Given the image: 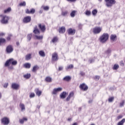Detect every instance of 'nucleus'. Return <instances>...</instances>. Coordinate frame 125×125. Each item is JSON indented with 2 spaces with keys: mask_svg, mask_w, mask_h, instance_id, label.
Returning <instances> with one entry per match:
<instances>
[{
  "mask_svg": "<svg viewBox=\"0 0 125 125\" xmlns=\"http://www.w3.org/2000/svg\"><path fill=\"white\" fill-rule=\"evenodd\" d=\"M109 39V34L108 33H104L100 38V41L101 42H106Z\"/></svg>",
  "mask_w": 125,
  "mask_h": 125,
  "instance_id": "1",
  "label": "nucleus"
},
{
  "mask_svg": "<svg viewBox=\"0 0 125 125\" xmlns=\"http://www.w3.org/2000/svg\"><path fill=\"white\" fill-rule=\"evenodd\" d=\"M107 7H111L116 4V0H104Z\"/></svg>",
  "mask_w": 125,
  "mask_h": 125,
  "instance_id": "2",
  "label": "nucleus"
},
{
  "mask_svg": "<svg viewBox=\"0 0 125 125\" xmlns=\"http://www.w3.org/2000/svg\"><path fill=\"white\" fill-rule=\"evenodd\" d=\"M1 20L0 22L2 24H7V23H8V21L10 19L9 17L7 16L1 15Z\"/></svg>",
  "mask_w": 125,
  "mask_h": 125,
  "instance_id": "3",
  "label": "nucleus"
},
{
  "mask_svg": "<svg viewBox=\"0 0 125 125\" xmlns=\"http://www.w3.org/2000/svg\"><path fill=\"white\" fill-rule=\"evenodd\" d=\"M10 120L7 117H3L1 119V123L3 125H8L9 124Z\"/></svg>",
  "mask_w": 125,
  "mask_h": 125,
  "instance_id": "4",
  "label": "nucleus"
},
{
  "mask_svg": "<svg viewBox=\"0 0 125 125\" xmlns=\"http://www.w3.org/2000/svg\"><path fill=\"white\" fill-rule=\"evenodd\" d=\"M101 31H102V28L100 27H96L93 29V33L95 34L100 33Z\"/></svg>",
  "mask_w": 125,
  "mask_h": 125,
  "instance_id": "5",
  "label": "nucleus"
},
{
  "mask_svg": "<svg viewBox=\"0 0 125 125\" xmlns=\"http://www.w3.org/2000/svg\"><path fill=\"white\" fill-rule=\"evenodd\" d=\"M11 87L13 89L18 90V89H19V88L20 87V85H19L18 83H13L12 84Z\"/></svg>",
  "mask_w": 125,
  "mask_h": 125,
  "instance_id": "6",
  "label": "nucleus"
},
{
  "mask_svg": "<svg viewBox=\"0 0 125 125\" xmlns=\"http://www.w3.org/2000/svg\"><path fill=\"white\" fill-rule=\"evenodd\" d=\"M31 16H27L24 18L23 22V23H29V22H31Z\"/></svg>",
  "mask_w": 125,
  "mask_h": 125,
  "instance_id": "7",
  "label": "nucleus"
},
{
  "mask_svg": "<svg viewBox=\"0 0 125 125\" xmlns=\"http://www.w3.org/2000/svg\"><path fill=\"white\" fill-rule=\"evenodd\" d=\"M80 88L82 90H87L88 89V87L87 85H85V83H82L80 85Z\"/></svg>",
  "mask_w": 125,
  "mask_h": 125,
  "instance_id": "8",
  "label": "nucleus"
},
{
  "mask_svg": "<svg viewBox=\"0 0 125 125\" xmlns=\"http://www.w3.org/2000/svg\"><path fill=\"white\" fill-rule=\"evenodd\" d=\"M17 63H5L4 64L5 67H8L10 69H12V66L16 65Z\"/></svg>",
  "mask_w": 125,
  "mask_h": 125,
  "instance_id": "9",
  "label": "nucleus"
},
{
  "mask_svg": "<svg viewBox=\"0 0 125 125\" xmlns=\"http://www.w3.org/2000/svg\"><path fill=\"white\" fill-rule=\"evenodd\" d=\"M62 87L54 88L52 91V94H57V92H59V91H62Z\"/></svg>",
  "mask_w": 125,
  "mask_h": 125,
  "instance_id": "10",
  "label": "nucleus"
},
{
  "mask_svg": "<svg viewBox=\"0 0 125 125\" xmlns=\"http://www.w3.org/2000/svg\"><path fill=\"white\" fill-rule=\"evenodd\" d=\"M52 60L53 61L58 60V55H57V53H54L52 54Z\"/></svg>",
  "mask_w": 125,
  "mask_h": 125,
  "instance_id": "11",
  "label": "nucleus"
},
{
  "mask_svg": "<svg viewBox=\"0 0 125 125\" xmlns=\"http://www.w3.org/2000/svg\"><path fill=\"white\" fill-rule=\"evenodd\" d=\"M6 51L7 53H11L12 51H13V48L12 47V46L9 45L6 48Z\"/></svg>",
  "mask_w": 125,
  "mask_h": 125,
  "instance_id": "12",
  "label": "nucleus"
},
{
  "mask_svg": "<svg viewBox=\"0 0 125 125\" xmlns=\"http://www.w3.org/2000/svg\"><path fill=\"white\" fill-rule=\"evenodd\" d=\"M27 121H28V118L26 117H23L22 119H20L19 122L20 124H21V125H23L24 122H27Z\"/></svg>",
  "mask_w": 125,
  "mask_h": 125,
  "instance_id": "13",
  "label": "nucleus"
},
{
  "mask_svg": "<svg viewBox=\"0 0 125 125\" xmlns=\"http://www.w3.org/2000/svg\"><path fill=\"white\" fill-rule=\"evenodd\" d=\"M67 32L69 35H75V33H76V30L69 28L68 29Z\"/></svg>",
  "mask_w": 125,
  "mask_h": 125,
  "instance_id": "14",
  "label": "nucleus"
},
{
  "mask_svg": "<svg viewBox=\"0 0 125 125\" xmlns=\"http://www.w3.org/2000/svg\"><path fill=\"white\" fill-rule=\"evenodd\" d=\"M39 28L42 31V32H44L45 31V25H42V24H39Z\"/></svg>",
  "mask_w": 125,
  "mask_h": 125,
  "instance_id": "15",
  "label": "nucleus"
},
{
  "mask_svg": "<svg viewBox=\"0 0 125 125\" xmlns=\"http://www.w3.org/2000/svg\"><path fill=\"white\" fill-rule=\"evenodd\" d=\"M20 108L21 109V111L23 112L26 110V107H25V105L24 104L20 103Z\"/></svg>",
  "mask_w": 125,
  "mask_h": 125,
  "instance_id": "16",
  "label": "nucleus"
},
{
  "mask_svg": "<svg viewBox=\"0 0 125 125\" xmlns=\"http://www.w3.org/2000/svg\"><path fill=\"white\" fill-rule=\"evenodd\" d=\"M5 63H17V61L14 60L13 58L8 60Z\"/></svg>",
  "mask_w": 125,
  "mask_h": 125,
  "instance_id": "17",
  "label": "nucleus"
},
{
  "mask_svg": "<svg viewBox=\"0 0 125 125\" xmlns=\"http://www.w3.org/2000/svg\"><path fill=\"white\" fill-rule=\"evenodd\" d=\"M74 96V92H71L69 93L68 96L67 97L66 101H70V99H71V97Z\"/></svg>",
  "mask_w": 125,
  "mask_h": 125,
  "instance_id": "18",
  "label": "nucleus"
},
{
  "mask_svg": "<svg viewBox=\"0 0 125 125\" xmlns=\"http://www.w3.org/2000/svg\"><path fill=\"white\" fill-rule=\"evenodd\" d=\"M35 93L36 94V95H38V96H40V95H42V92L39 89V88H36L35 90Z\"/></svg>",
  "mask_w": 125,
  "mask_h": 125,
  "instance_id": "19",
  "label": "nucleus"
},
{
  "mask_svg": "<svg viewBox=\"0 0 125 125\" xmlns=\"http://www.w3.org/2000/svg\"><path fill=\"white\" fill-rule=\"evenodd\" d=\"M33 33H34L35 35H40V30L38 29V26L35 27Z\"/></svg>",
  "mask_w": 125,
  "mask_h": 125,
  "instance_id": "20",
  "label": "nucleus"
},
{
  "mask_svg": "<svg viewBox=\"0 0 125 125\" xmlns=\"http://www.w3.org/2000/svg\"><path fill=\"white\" fill-rule=\"evenodd\" d=\"M74 68V65L73 64H70L69 65H67L66 67H65V69L66 70V71H69L71 69H73Z\"/></svg>",
  "mask_w": 125,
  "mask_h": 125,
  "instance_id": "21",
  "label": "nucleus"
},
{
  "mask_svg": "<svg viewBox=\"0 0 125 125\" xmlns=\"http://www.w3.org/2000/svg\"><path fill=\"white\" fill-rule=\"evenodd\" d=\"M110 40L112 42H115L117 40V35L112 34L110 36Z\"/></svg>",
  "mask_w": 125,
  "mask_h": 125,
  "instance_id": "22",
  "label": "nucleus"
},
{
  "mask_svg": "<svg viewBox=\"0 0 125 125\" xmlns=\"http://www.w3.org/2000/svg\"><path fill=\"white\" fill-rule=\"evenodd\" d=\"M39 54L41 57H45V53L43 50L40 51Z\"/></svg>",
  "mask_w": 125,
  "mask_h": 125,
  "instance_id": "23",
  "label": "nucleus"
},
{
  "mask_svg": "<svg viewBox=\"0 0 125 125\" xmlns=\"http://www.w3.org/2000/svg\"><path fill=\"white\" fill-rule=\"evenodd\" d=\"M67 94V93L66 92H63L60 94V98L62 99H64V98H66V95Z\"/></svg>",
  "mask_w": 125,
  "mask_h": 125,
  "instance_id": "24",
  "label": "nucleus"
},
{
  "mask_svg": "<svg viewBox=\"0 0 125 125\" xmlns=\"http://www.w3.org/2000/svg\"><path fill=\"white\" fill-rule=\"evenodd\" d=\"M40 69V67L38 65H35L33 66V68L32 69V72L33 73H37V70H39Z\"/></svg>",
  "mask_w": 125,
  "mask_h": 125,
  "instance_id": "25",
  "label": "nucleus"
},
{
  "mask_svg": "<svg viewBox=\"0 0 125 125\" xmlns=\"http://www.w3.org/2000/svg\"><path fill=\"white\" fill-rule=\"evenodd\" d=\"M65 31H66V29L64 26H62L59 29V33H65Z\"/></svg>",
  "mask_w": 125,
  "mask_h": 125,
  "instance_id": "26",
  "label": "nucleus"
},
{
  "mask_svg": "<svg viewBox=\"0 0 125 125\" xmlns=\"http://www.w3.org/2000/svg\"><path fill=\"white\" fill-rule=\"evenodd\" d=\"M32 58V54H28L25 56V59L26 60H30Z\"/></svg>",
  "mask_w": 125,
  "mask_h": 125,
  "instance_id": "27",
  "label": "nucleus"
},
{
  "mask_svg": "<svg viewBox=\"0 0 125 125\" xmlns=\"http://www.w3.org/2000/svg\"><path fill=\"white\" fill-rule=\"evenodd\" d=\"M24 68H26V69H30L31 68V64L30 63H25L23 65Z\"/></svg>",
  "mask_w": 125,
  "mask_h": 125,
  "instance_id": "28",
  "label": "nucleus"
},
{
  "mask_svg": "<svg viewBox=\"0 0 125 125\" xmlns=\"http://www.w3.org/2000/svg\"><path fill=\"white\" fill-rule=\"evenodd\" d=\"M111 52H112V50H111V49H110V48L107 49L105 51V54H106L107 55H109V54H111Z\"/></svg>",
  "mask_w": 125,
  "mask_h": 125,
  "instance_id": "29",
  "label": "nucleus"
},
{
  "mask_svg": "<svg viewBox=\"0 0 125 125\" xmlns=\"http://www.w3.org/2000/svg\"><path fill=\"white\" fill-rule=\"evenodd\" d=\"M125 119H123L122 120V121H121L120 122H119L117 125H124V124H125Z\"/></svg>",
  "mask_w": 125,
  "mask_h": 125,
  "instance_id": "30",
  "label": "nucleus"
},
{
  "mask_svg": "<svg viewBox=\"0 0 125 125\" xmlns=\"http://www.w3.org/2000/svg\"><path fill=\"white\" fill-rule=\"evenodd\" d=\"M63 80L64 81H66V82H69V81L71 80V77H70L69 76H65L63 78Z\"/></svg>",
  "mask_w": 125,
  "mask_h": 125,
  "instance_id": "31",
  "label": "nucleus"
},
{
  "mask_svg": "<svg viewBox=\"0 0 125 125\" xmlns=\"http://www.w3.org/2000/svg\"><path fill=\"white\" fill-rule=\"evenodd\" d=\"M23 78L26 79H30V78H31V74H25L24 75H23Z\"/></svg>",
  "mask_w": 125,
  "mask_h": 125,
  "instance_id": "32",
  "label": "nucleus"
},
{
  "mask_svg": "<svg viewBox=\"0 0 125 125\" xmlns=\"http://www.w3.org/2000/svg\"><path fill=\"white\" fill-rule=\"evenodd\" d=\"M45 81L47 83H51V82L52 81V79L51 78L49 77H47L45 78Z\"/></svg>",
  "mask_w": 125,
  "mask_h": 125,
  "instance_id": "33",
  "label": "nucleus"
},
{
  "mask_svg": "<svg viewBox=\"0 0 125 125\" xmlns=\"http://www.w3.org/2000/svg\"><path fill=\"white\" fill-rule=\"evenodd\" d=\"M76 12H77V11H75V10L72 11L70 13V16L71 17H75L76 15Z\"/></svg>",
  "mask_w": 125,
  "mask_h": 125,
  "instance_id": "34",
  "label": "nucleus"
},
{
  "mask_svg": "<svg viewBox=\"0 0 125 125\" xmlns=\"http://www.w3.org/2000/svg\"><path fill=\"white\" fill-rule=\"evenodd\" d=\"M5 42H6L5 39L3 38H0V45L1 44V43H4Z\"/></svg>",
  "mask_w": 125,
  "mask_h": 125,
  "instance_id": "35",
  "label": "nucleus"
},
{
  "mask_svg": "<svg viewBox=\"0 0 125 125\" xmlns=\"http://www.w3.org/2000/svg\"><path fill=\"white\" fill-rule=\"evenodd\" d=\"M119 66L118 65V64H115L114 65L113 67V70H118L119 69Z\"/></svg>",
  "mask_w": 125,
  "mask_h": 125,
  "instance_id": "36",
  "label": "nucleus"
},
{
  "mask_svg": "<svg viewBox=\"0 0 125 125\" xmlns=\"http://www.w3.org/2000/svg\"><path fill=\"white\" fill-rule=\"evenodd\" d=\"M57 41H58V39L57 37H54L52 39V42L54 43V42H57Z\"/></svg>",
  "mask_w": 125,
  "mask_h": 125,
  "instance_id": "37",
  "label": "nucleus"
},
{
  "mask_svg": "<svg viewBox=\"0 0 125 125\" xmlns=\"http://www.w3.org/2000/svg\"><path fill=\"white\" fill-rule=\"evenodd\" d=\"M11 11V8H8L6 10H4V13H8V12H10Z\"/></svg>",
  "mask_w": 125,
  "mask_h": 125,
  "instance_id": "38",
  "label": "nucleus"
},
{
  "mask_svg": "<svg viewBox=\"0 0 125 125\" xmlns=\"http://www.w3.org/2000/svg\"><path fill=\"white\" fill-rule=\"evenodd\" d=\"M97 12H98L97 10L94 9V10L92 11V14L94 16H96V14H97Z\"/></svg>",
  "mask_w": 125,
  "mask_h": 125,
  "instance_id": "39",
  "label": "nucleus"
},
{
  "mask_svg": "<svg viewBox=\"0 0 125 125\" xmlns=\"http://www.w3.org/2000/svg\"><path fill=\"white\" fill-rule=\"evenodd\" d=\"M85 14L87 16H90V15L91 14V12H90V11L86 10L85 13Z\"/></svg>",
  "mask_w": 125,
  "mask_h": 125,
  "instance_id": "40",
  "label": "nucleus"
},
{
  "mask_svg": "<svg viewBox=\"0 0 125 125\" xmlns=\"http://www.w3.org/2000/svg\"><path fill=\"white\" fill-rule=\"evenodd\" d=\"M67 14H68V11H62V16H66Z\"/></svg>",
  "mask_w": 125,
  "mask_h": 125,
  "instance_id": "41",
  "label": "nucleus"
},
{
  "mask_svg": "<svg viewBox=\"0 0 125 125\" xmlns=\"http://www.w3.org/2000/svg\"><path fill=\"white\" fill-rule=\"evenodd\" d=\"M42 8L44 9V10H48V9H49V7H48L47 6H42Z\"/></svg>",
  "mask_w": 125,
  "mask_h": 125,
  "instance_id": "42",
  "label": "nucleus"
},
{
  "mask_svg": "<svg viewBox=\"0 0 125 125\" xmlns=\"http://www.w3.org/2000/svg\"><path fill=\"white\" fill-rule=\"evenodd\" d=\"M19 5L20 6H26V2L23 1L22 2H21Z\"/></svg>",
  "mask_w": 125,
  "mask_h": 125,
  "instance_id": "43",
  "label": "nucleus"
},
{
  "mask_svg": "<svg viewBox=\"0 0 125 125\" xmlns=\"http://www.w3.org/2000/svg\"><path fill=\"white\" fill-rule=\"evenodd\" d=\"M125 105V100L122 101L120 104V107H124Z\"/></svg>",
  "mask_w": 125,
  "mask_h": 125,
  "instance_id": "44",
  "label": "nucleus"
},
{
  "mask_svg": "<svg viewBox=\"0 0 125 125\" xmlns=\"http://www.w3.org/2000/svg\"><path fill=\"white\" fill-rule=\"evenodd\" d=\"M31 39H32V34H28L27 35L28 41H31Z\"/></svg>",
  "mask_w": 125,
  "mask_h": 125,
  "instance_id": "45",
  "label": "nucleus"
},
{
  "mask_svg": "<svg viewBox=\"0 0 125 125\" xmlns=\"http://www.w3.org/2000/svg\"><path fill=\"white\" fill-rule=\"evenodd\" d=\"M35 37L37 39V40H42V36H38L37 35H36Z\"/></svg>",
  "mask_w": 125,
  "mask_h": 125,
  "instance_id": "46",
  "label": "nucleus"
},
{
  "mask_svg": "<svg viewBox=\"0 0 125 125\" xmlns=\"http://www.w3.org/2000/svg\"><path fill=\"white\" fill-rule=\"evenodd\" d=\"M35 12H36V10H35V9H34V8L31 9L30 13L31 14H34V13H35Z\"/></svg>",
  "mask_w": 125,
  "mask_h": 125,
  "instance_id": "47",
  "label": "nucleus"
},
{
  "mask_svg": "<svg viewBox=\"0 0 125 125\" xmlns=\"http://www.w3.org/2000/svg\"><path fill=\"white\" fill-rule=\"evenodd\" d=\"M12 37V34H9L8 36L7 37V41H10L11 37Z\"/></svg>",
  "mask_w": 125,
  "mask_h": 125,
  "instance_id": "48",
  "label": "nucleus"
},
{
  "mask_svg": "<svg viewBox=\"0 0 125 125\" xmlns=\"http://www.w3.org/2000/svg\"><path fill=\"white\" fill-rule=\"evenodd\" d=\"M112 101H114V97H110L108 99V102L111 103Z\"/></svg>",
  "mask_w": 125,
  "mask_h": 125,
  "instance_id": "49",
  "label": "nucleus"
},
{
  "mask_svg": "<svg viewBox=\"0 0 125 125\" xmlns=\"http://www.w3.org/2000/svg\"><path fill=\"white\" fill-rule=\"evenodd\" d=\"M34 96H35V93H31V94H30V95H29V97H30V98H34Z\"/></svg>",
  "mask_w": 125,
  "mask_h": 125,
  "instance_id": "50",
  "label": "nucleus"
},
{
  "mask_svg": "<svg viewBox=\"0 0 125 125\" xmlns=\"http://www.w3.org/2000/svg\"><path fill=\"white\" fill-rule=\"evenodd\" d=\"M80 75H81L82 77H83L85 75V73L83 71H81L80 73Z\"/></svg>",
  "mask_w": 125,
  "mask_h": 125,
  "instance_id": "51",
  "label": "nucleus"
},
{
  "mask_svg": "<svg viewBox=\"0 0 125 125\" xmlns=\"http://www.w3.org/2000/svg\"><path fill=\"white\" fill-rule=\"evenodd\" d=\"M3 86L5 88H6V87H7V86H8V83H6L4 84Z\"/></svg>",
  "mask_w": 125,
  "mask_h": 125,
  "instance_id": "52",
  "label": "nucleus"
},
{
  "mask_svg": "<svg viewBox=\"0 0 125 125\" xmlns=\"http://www.w3.org/2000/svg\"><path fill=\"white\" fill-rule=\"evenodd\" d=\"M26 13H27L28 14H30L31 13V11L29 10V9H27L26 11Z\"/></svg>",
  "mask_w": 125,
  "mask_h": 125,
  "instance_id": "53",
  "label": "nucleus"
},
{
  "mask_svg": "<svg viewBox=\"0 0 125 125\" xmlns=\"http://www.w3.org/2000/svg\"><path fill=\"white\" fill-rule=\"evenodd\" d=\"M63 70V67L62 66H60L59 67V71H62Z\"/></svg>",
  "mask_w": 125,
  "mask_h": 125,
  "instance_id": "54",
  "label": "nucleus"
},
{
  "mask_svg": "<svg viewBox=\"0 0 125 125\" xmlns=\"http://www.w3.org/2000/svg\"><path fill=\"white\" fill-rule=\"evenodd\" d=\"M122 118H123V116H122V115H120L117 117L118 120H120V119H122Z\"/></svg>",
  "mask_w": 125,
  "mask_h": 125,
  "instance_id": "55",
  "label": "nucleus"
},
{
  "mask_svg": "<svg viewBox=\"0 0 125 125\" xmlns=\"http://www.w3.org/2000/svg\"><path fill=\"white\" fill-rule=\"evenodd\" d=\"M99 76H96L95 77V80H99Z\"/></svg>",
  "mask_w": 125,
  "mask_h": 125,
  "instance_id": "56",
  "label": "nucleus"
},
{
  "mask_svg": "<svg viewBox=\"0 0 125 125\" xmlns=\"http://www.w3.org/2000/svg\"><path fill=\"white\" fill-rule=\"evenodd\" d=\"M4 36V33H0V37H3Z\"/></svg>",
  "mask_w": 125,
  "mask_h": 125,
  "instance_id": "57",
  "label": "nucleus"
},
{
  "mask_svg": "<svg viewBox=\"0 0 125 125\" xmlns=\"http://www.w3.org/2000/svg\"><path fill=\"white\" fill-rule=\"evenodd\" d=\"M67 1H70L71 2H74V1H76L77 0H67Z\"/></svg>",
  "mask_w": 125,
  "mask_h": 125,
  "instance_id": "58",
  "label": "nucleus"
},
{
  "mask_svg": "<svg viewBox=\"0 0 125 125\" xmlns=\"http://www.w3.org/2000/svg\"><path fill=\"white\" fill-rule=\"evenodd\" d=\"M88 103L90 104V103H92V100H90L88 101Z\"/></svg>",
  "mask_w": 125,
  "mask_h": 125,
  "instance_id": "59",
  "label": "nucleus"
},
{
  "mask_svg": "<svg viewBox=\"0 0 125 125\" xmlns=\"http://www.w3.org/2000/svg\"><path fill=\"white\" fill-rule=\"evenodd\" d=\"M17 45H19L20 44V43H19V42H17Z\"/></svg>",
  "mask_w": 125,
  "mask_h": 125,
  "instance_id": "60",
  "label": "nucleus"
},
{
  "mask_svg": "<svg viewBox=\"0 0 125 125\" xmlns=\"http://www.w3.org/2000/svg\"><path fill=\"white\" fill-rule=\"evenodd\" d=\"M125 64L124 63H121V66H124Z\"/></svg>",
  "mask_w": 125,
  "mask_h": 125,
  "instance_id": "61",
  "label": "nucleus"
},
{
  "mask_svg": "<svg viewBox=\"0 0 125 125\" xmlns=\"http://www.w3.org/2000/svg\"><path fill=\"white\" fill-rule=\"evenodd\" d=\"M82 110V107H79V111H81Z\"/></svg>",
  "mask_w": 125,
  "mask_h": 125,
  "instance_id": "62",
  "label": "nucleus"
},
{
  "mask_svg": "<svg viewBox=\"0 0 125 125\" xmlns=\"http://www.w3.org/2000/svg\"><path fill=\"white\" fill-rule=\"evenodd\" d=\"M1 98V93L0 92V99Z\"/></svg>",
  "mask_w": 125,
  "mask_h": 125,
  "instance_id": "63",
  "label": "nucleus"
},
{
  "mask_svg": "<svg viewBox=\"0 0 125 125\" xmlns=\"http://www.w3.org/2000/svg\"><path fill=\"white\" fill-rule=\"evenodd\" d=\"M71 120V118H68V121H70Z\"/></svg>",
  "mask_w": 125,
  "mask_h": 125,
  "instance_id": "64",
  "label": "nucleus"
}]
</instances>
